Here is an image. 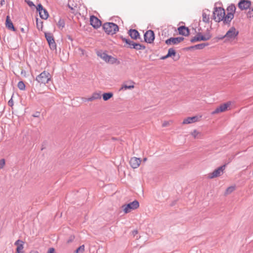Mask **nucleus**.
Returning <instances> with one entry per match:
<instances>
[{
  "mask_svg": "<svg viewBox=\"0 0 253 253\" xmlns=\"http://www.w3.org/2000/svg\"><path fill=\"white\" fill-rule=\"evenodd\" d=\"M103 28L105 33L108 35H113L119 31L118 26L112 22H107L104 24Z\"/></svg>",
  "mask_w": 253,
  "mask_h": 253,
  "instance_id": "1",
  "label": "nucleus"
},
{
  "mask_svg": "<svg viewBox=\"0 0 253 253\" xmlns=\"http://www.w3.org/2000/svg\"><path fill=\"white\" fill-rule=\"evenodd\" d=\"M239 32L234 27H232L229 29L224 36L219 38V39L221 40L225 39V41H232L236 38Z\"/></svg>",
  "mask_w": 253,
  "mask_h": 253,
  "instance_id": "2",
  "label": "nucleus"
},
{
  "mask_svg": "<svg viewBox=\"0 0 253 253\" xmlns=\"http://www.w3.org/2000/svg\"><path fill=\"white\" fill-rule=\"evenodd\" d=\"M224 9L221 7H215L213 12V18L216 22L222 21L225 16Z\"/></svg>",
  "mask_w": 253,
  "mask_h": 253,
  "instance_id": "3",
  "label": "nucleus"
},
{
  "mask_svg": "<svg viewBox=\"0 0 253 253\" xmlns=\"http://www.w3.org/2000/svg\"><path fill=\"white\" fill-rule=\"evenodd\" d=\"M50 74L48 72L44 71L36 77V81L41 84H45L50 81Z\"/></svg>",
  "mask_w": 253,
  "mask_h": 253,
  "instance_id": "4",
  "label": "nucleus"
},
{
  "mask_svg": "<svg viewBox=\"0 0 253 253\" xmlns=\"http://www.w3.org/2000/svg\"><path fill=\"white\" fill-rule=\"evenodd\" d=\"M97 55L105 62L110 63L111 64L115 63L117 61V59L116 58L107 55L105 52L101 50L97 51Z\"/></svg>",
  "mask_w": 253,
  "mask_h": 253,
  "instance_id": "5",
  "label": "nucleus"
},
{
  "mask_svg": "<svg viewBox=\"0 0 253 253\" xmlns=\"http://www.w3.org/2000/svg\"><path fill=\"white\" fill-rule=\"evenodd\" d=\"M139 206V202L135 200L128 204L123 205L122 206V208L124 211L126 213H127L130 212L132 210L137 209Z\"/></svg>",
  "mask_w": 253,
  "mask_h": 253,
  "instance_id": "6",
  "label": "nucleus"
},
{
  "mask_svg": "<svg viewBox=\"0 0 253 253\" xmlns=\"http://www.w3.org/2000/svg\"><path fill=\"white\" fill-rule=\"evenodd\" d=\"M225 169V165L221 166L215 169L212 172L209 173L208 177L210 179L217 177L223 173Z\"/></svg>",
  "mask_w": 253,
  "mask_h": 253,
  "instance_id": "7",
  "label": "nucleus"
},
{
  "mask_svg": "<svg viewBox=\"0 0 253 253\" xmlns=\"http://www.w3.org/2000/svg\"><path fill=\"white\" fill-rule=\"evenodd\" d=\"M231 102H227L225 103L221 104L220 106L216 108V109L211 112L212 115H214L216 114H218L220 112H223L227 110L228 108L230 107L231 105Z\"/></svg>",
  "mask_w": 253,
  "mask_h": 253,
  "instance_id": "8",
  "label": "nucleus"
},
{
  "mask_svg": "<svg viewBox=\"0 0 253 253\" xmlns=\"http://www.w3.org/2000/svg\"><path fill=\"white\" fill-rule=\"evenodd\" d=\"M145 41L149 43L153 42L155 39L154 32L152 30L147 31L144 35Z\"/></svg>",
  "mask_w": 253,
  "mask_h": 253,
  "instance_id": "9",
  "label": "nucleus"
},
{
  "mask_svg": "<svg viewBox=\"0 0 253 253\" xmlns=\"http://www.w3.org/2000/svg\"><path fill=\"white\" fill-rule=\"evenodd\" d=\"M184 40V38L181 37L176 38H170L167 39L165 42L168 45L177 44Z\"/></svg>",
  "mask_w": 253,
  "mask_h": 253,
  "instance_id": "10",
  "label": "nucleus"
},
{
  "mask_svg": "<svg viewBox=\"0 0 253 253\" xmlns=\"http://www.w3.org/2000/svg\"><path fill=\"white\" fill-rule=\"evenodd\" d=\"M201 118L202 116H195L192 117H188L183 120L182 124H190L191 123L197 122L201 120Z\"/></svg>",
  "mask_w": 253,
  "mask_h": 253,
  "instance_id": "11",
  "label": "nucleus"
},
{
  "mask_svg": "<svg viewBox=\"0 0 253 253\" xmlns=\"http://www.w3.org/2000/svg\"><path fill=\"white\" fill-rule=\"evenodd\" d=\"M251 2L249 0H240L238 3V6L239 8L243 10H246L251 7Z\"/></svg>",
  "mask_w": 253,
  "mask_h": 253,
  "instance_id": "12",
  "label": "nucleus"
},
{
  "mask_svg": "<svg viewBox=\"0 0 253 253\" xmlns=\"http://www.w3.org/2000/svg\"><path fill=\"white\" fill-rule=\"evenodd\" d=\"M90 23L95 28H98L101 25V21L94 16H90Z\"/></svg>",
  "mask_w": 253,
  "mask_h": 253,
  "instance_id": "13",
  "label": "nucleus"
},
{
  "mask_svg": "<svg viewBox=\"0 0 253 253\" xmlns=\"http://www.w3.org/2000/svg\"><path fill=\"white\" fill-rule=\"evenodd\" d=\"M140 162V159L136 157L131 158L129 161L130 165L133 169L137 168L139 166Z\"/></svg>",
  "mask_w": 253,
  "mask_h": 253,
  "instance_id": "14",
  "label": "nucleus"
},
{
  "mask_svg": "<svg viewBox=\"0 0 253 253\" xmlns=\"http://www.w3.org/2000/svg\"><path fill=\"white\" fill-rule=\"evenodd\" d=\"M14 244L17 246L16 253H23V250L24 248V242L21 240H18L15 242Z\"/></svg>",
  "mask_w": 253,
  "mask_h": 253,
  "instance_id": "15",
  "label": "nucleus"
},
{
  "mask_svg": "<svg viewBox=\"0 0 253 253\" xmlns=\"http://www.w3.org/2000/svg\"><path fill=\"white\" fill-rule=\"evenodd\" d=\"M5 26L6 27L10 30H12V31H15L16 29L15 27L13 26V24L11 21L10 20L9 16H7L6 18V21H5Z\"/></svg>",
  "mask_w": 253,
  "mask_h": 253,
  "instance_id": "16",
  "label": "nucleus"
},
{
  "mask_svg": "<svg viewBox=\"0 0 253 253\" xmlns=\"http://www.w3.org/2000/svg\"><path fill=\"white\" fill-rule=\"evenodd\" d=\"M178 31L180 35L187 36L189 34V31L187 27L184 26H180L178 28Z\"/></svg>",
  "mask_w": 253,
  "mask_h": 253,
  "instance_id": "17",
  "label": "nucleus"
},
{
  "mask_svg": "<svg viewBox=\"0 0 253 253\" xmlns=\"http://www.w3.org/2000/svg\"><path fill=\"white\" fill-rule=\"evenodd\" d=\"M129 36L133 39L136 40L140 38L138 32L135 29H130L128 31Z\"/></svg>",
  "mask_w": 253,
  "mask_h": 253,
  "instance_id": "18",
  "label": "nucleus"
},
{
  "mask_svg": "<svg viewBox=\"0 0 253 253\" xmlns=\"http://www.w3.org/2000/svg\"><path fill=\"white\" fill-rule=\"evenodd\" d=\"M210 11L208 9H205L203 11L202 19L205 23H208L210 20Z\"/></svg>",
  "mask_w": 253,
  "mask_h": 253,
  "instance_id": "19",
  "label": "nucleus"
},
{
  "mask_svg": "<svg viewBox=\"0 0 253 253\" xmlns=\"http://www.w3.org/2000/svg\"><path fill=\"white\" fill-rule=\"evenodd\" d=\"M234 15L232 12H228L226 15H225L223 19V22L226 24L229 23L233 18Z\"/></svg>",
  "mask_w": 253,
  "mask_h": 253,
  "instance_id": "20",
  "label": "nucleus"
},
{
  "mask_svg": "<svg viewBox=\"0 0 253 253\" xmlns=\"http://www.w3.org/2000/svg\"><path fill=\"white\" fill-rule=\"evenodd\" d=\"M191 134L195 139H202L203 136V134L196 129H195L192 131L191 132Z\"/></svg>",
  "mask_w": 253,
  "mask_h": 253,
  "instance_id": "21",
  "label": "nucleus"
},
{
  "mask_svg": "<svg viewBox=\"0 0 253 253\" xmlns=\"http://www.w3.org/2000/svg\"><path fill=\"white\" fill-rule=\"evenodd\" d=\"M101 98V94L100 93H94L91 96L86 99L88 101H92L94 100L98 99Z\"/></svg>",
  "mask_w": 253,
  "mask_h": 253,
  "instance_id": "22",
  "label": "nucleus"
},
{
  "mask_svg": "<svg viewBox=\"0 0 253 253\" xmlns=\"http://www.w3.org/2000/svg\"><path fill=\"white\" fill-rule=\"evenodd\" d=\"M40 16L43 19H46L48 17V13L45 9H43L39 12Z\"/></svg>",
  "mask_w": 253,
  "mask_h": 253,
  "instance_id": "23",
  "label": "nucleus"
},
{
  "mask_svg": "<svg viewBox=\"0 0 253 253\" xmlns=\"http://www.w3.org/2000/svg\"><path fill=\"white\" fill-rule=\"evenodd\" d=\"M130 48H134L136 50H143L145 48V46L140 43H135L133 44V46H130Z\"/></svg>",
  "mask_w": 253,
  "mask_h": 253,
  "instance_id": "24",
  "label": "nucleus"
},
{
  "mask_svg": "<svg viewBox=\"0 0 253 253\" xmlns=\"http://www.w3.org/2000/svg\"><path fill=\"white\" fill-rule=\"evenodd\" d=\"M208 45V43H202L198 44H196L194 46H192L190 47V48H195L197 49H202L205 47L206 46Z\"/></svg>",
  "mask_w": 253,
  "mask_h": 253,
  "instance_id": "25",
  "label": "nucleus"
},
{
  "mask_svg": "<svg viewBox=\"0 0 253 253\" xmlns=\"http://www.w3.org/2000/svg\"><path fill=\"white\" fill-rule=\"evenodd\" d=\"M44 35L46 40H47L48 42H53V41H54L52 34L50 33H45Z\"/></svg>",
  "mask_w": 253,
  "mask_h": 253,
  "instance_id": "26",
  "label": "nucleus"
},
{
  "mask_svg": "<svg viewBox=\"0 0 253 253\" xmlns=\"http://www.w3.org/2000/svg\"><path fill=\"white\" fill-rule=\"evenodd\" d=\"M113 93L111 92L104 93L103 94V99L105 101H107L113 96Z\"/></svg>",
  "mask_w": 253,
  "mask_h": 253,
  "instance_id": "27",
  "label": "nucleus"
},
{
  "mask_svg": "<svg viewBox=\"0 0 253 253\" xmlns=\"http://www.w3.org/2000/svg\"><path fill=\"white\" fill-rule=\"evenodd\" d=\"M132 84L130 85H126V84H124L122 85V87L120 88V90H126L127 89H132L134 88V85L133 83L132 82Z\"/></svg>",
  "mask_w": 253,
  "mask_h": 253,
  "instance_id": "28",
  "label": "nucleus"
},
{
  "mask_svg": "<svg viewBox=\"0 0 253 253\" xmlns=\"http://www.w3.org/2000/svg\"><path fill=\"white\" fill-rule=\"evenodd\" d=\"M175 54H176V52H175V51L174 50V49H173L172 48H170L168 50V52L167 54L166 57H171L172 56L175 55Z\"/></svg>",
  "mask_w": 253,
  "mask_h": 253,
  "instance_id": "29",
  "label": "nucleus"
},
{
  "mask_svg": "<svg viewBox=\"0 0 253 253\" xmlns=\"http://www.w3.org/2000/svg\"><path fill=\"white\" fill-rule=\"evenodd\" d=\"M235 189V186H230V187H229L228 188H227V189H226V190L225 191V194L226 195L230 194L232 192H233Z\"/></svg>",
  "mask_w": 253,
  "mask_h": 253,
  "instance_id": "30",
  "label": "nucleus"
},
{
  "mask_svg": "<svg viewBox=\"0 0 253 253\" xmlns=\"http://www.w3.org/2000/svg\"><path fill=\"white\" fill-rule=\"evenodd\" d=\"M199 41H200V33L198 34L196 36H195L190 40V42H195Z\"/></svg>",
  "mask_w": 253,
  "mask_h": 253,
  "instance_id": "31",
  "label": "nucleus"
},
{
  "mask_svg": "<svg viewBox=\"0 0 253 253\" xmlns=\"http://www.w3.org/2000/svg\"><path fill=\"white\" fill-rule=\"evenodd\" d=\"M17 86L20 90H24L25 89V85L22 81L19 82Z\"/></svg>",
  "mask_w": 253,
  "mask_h": 253,
  "instance_id": "32",
  "label": "nucleus"
},
{
  "mask_svg": "<svg viewBox=\"0 0 253 253\" xmlns=\"http://www.w3.org/2000/svg\"><path fill=\"white\" fill-rule=\"evenodd\" d=\"M84 251V246L82 245L80 246L75 251L76 253H83Z\"/></svg>",
  "mask_w": 253,
  "mask_h": 253,
  "instance_id": "33",
  "label": "nucleus"
},
{
  "mask_svg": "<svg viewBox=\"0 0 253 253\" xmlns=\"http://www.w3.org/2000/svg\"><path fill=\"white\" fill-rule=\"evenodd\" d=\"M48 44L49 45V47L51 50H55L56 48V45L55 42V41H53V42H48Z\"/></svg>",
  "mask_w": 253,
  "mask_h": 253,
  "instance_id": "34",
  "label": "nucleus"
},
{
  "mask_svg": "<svg viewBox=\"0 0 253 253\" xmlns=\"http://www.w3.org/2000/svg\"><path fill=\"white\" fill-rule=\"evenodd\" d=\"M227 10L228 11L232 12L233 13V12H235L236 10V7L234 5H231L228 7Z\"/></svg>",
  "mask_w": 253,
  "mask_h": 253,
  "instance_id": "35",
  "label": "nucleus"
},
{
  "mask_svg": "<svg viewBox=\"0 0 253 253\" xmlns=\"http://www.w3.org/2000/svg\"><path fill=\"white\" fill-rule=\"evenodd\" d=\"M68 6L70 8H71L72 10H73L75 9V7H77V4L74 5L73 4H71V0H69Z\"/></svg>",
  "mask_w": 253,
  "mask_h": 253,
  "instance_id": "36",
  "label": "nucleus"
},
{
  "mask_svg": "<svg viewBox=\"0 0 253 253\" xmlns=\"http://www.w3.org/2000/svg\"><path fill=\"white\" fill-rule=\"evenodd\" d=\"M5 162L4 159H2L0 160V169L3 168L4 166L5 165Z\"/></svg>",
  "mask_w": 253,
  "mask_h": 253,
  "instance_id": "37",
  "label": "nucleus"
},
{
  "mask_svg": "<svg viewBox=\"0 0 253 253\" xmlns=\"http://www.w3.org/2000/svg\"><path fill=\"white\" fill-rule=\"evenodd\" d=\"M204 37L206 38V41L210 40L211 36L209 32L207 33L204 35Z\"/></svg>",
  "mask_w": 253,
  "mask_h": 253,
  "instance_id": "38",
  "label": "nucleus"
},
{
  "mask_svg": "<svg viewBox=\"0 0 253 253\" xmlns=\"http://www.w3.org/2000/svg\"><path fill=\"white\" fill-rule=\"evenodd\" d=\"M43 8V6L41 4H39L37 7V10L40 12L41 10H42Z\"/></svg>",
  "mask_w": 253,
  "mask_h": 253,
  "instance_id": "39",
  "label": "nucleus"
},
{
  "mask_svg": "<svg viewBox=\"0 0 253 253\" xmlns=\"http://www.w3.org/2000/svg\"><path fill=\"white\" fill-rule=\"evenodd\" d=\"M59 27L63 28L64 27V23L63 21L60 20L58 24Z\"/></svg>",
  "mask_w": 253,
  "mask_h": 253,
  "instance_id": "40",
  "label": "nucleus"
},
{
  "mask_svg": "<svg viewBox=\"0 0 253 253\" xmlns=\"http://www.w3.org/2000/svg\"><path fill=\"white\" fill-rule=\"evenodd\" d=\"M75 239V237L74 236H70L69 239L67 240V243H70L72 242Z\"/></svg>",
  "mask_w": 253,
  "mask_h": 253,
  "instance_id": "41",
  "label": "nucleus"
},
{
  "mask_svg": "<svg viewBox=\"0 0 253 253\" xmlns=\"http://www.w3.org/2000/svg\"><path fill=\"white\" fill-rule=\"evenodd\" d=\"M8 104L9 106L11 107H12L13 105V101L12 100V98L8 101Z\"/></svg>",
  "mask_w": 253,
  "mask_h": 253,
  "instance_id": "42",
  "label": "nucleus"
},
{
  "mask_svg": "<svg viewBox=\"0 0 253 253\" xmlns=\"http://www.w3.org/2000/svg\"><path fill=\"white\" fill-rule=\"evenodd\" d=\"M40 115V113L39 112H36L35 113L32 115V116L34 117H39Z\"/></svg>",
  "mask_w": 253,
  "mask_h": 253,
  "instance_id": "43",
  "label": "nucleus"
},
{
  "mask_svg": "<svg viewBox=\"0 0 253 253\" xmlns=\"http://www.w3.org/2000/svg\"><path fill=\"white\" fill-rule=\"evenodd\" d=\"M200 41H206V38H205L204 37V35H202L200 33Z\"/></svg>",
  "mask_w": 253,
  "mask_h": 253,
  "instance_id": "44",
  "label": "nucleus"
},
{
  "mask_svg": "<svg viewBox=\"0 0 253 253\" xmlns=\"http://www.w3.org/2000/svg\"><path fill=\"white\" fill-rule=\"evenodd\" d=\"M54 249L53 248H50L49 249L47 253H55Z\"/></svg>",
  "mask_w": 253,
  "mask_h": 253,
  "instance_id": "45",
  "label": "nucleus"
},
{
  "mask_svg": "<svg viewBox=\"0 0 253 253\" xmlns=\"http://www.w3.org/2000/svg\"><path fill=\"white\" fill-rule=\"evenodd\" d=\"M122 40L124 42H125L126 44H127L128 43V42H129V39H127L125 38H122Z\"/></svg>",
  "mask_w": 253,
  "mask_h": 253,
  "instance_id": "46",
  "label": "nucleus"
},
{
  "mask_svg": "<svg viewBox=\"0 0 253 253\" xmlns=\"http://www.w3.org/2000/svg\"><path fill=\"white\" fill-rule=\"evenodd\" d=\"M133 44H135V42L129 40V42L127 43V44L129 45V47L130 48V46H133Z\"/></svg>",
  "mask_w": 253,
  "mask_h": 253,
  "instance_id": "47",
  "label": "nucleus"
},
{
  "mask_svg": "<svg viewBox=\"0 0 253 253\" xmlns=\"http://www.w3.org/2000/svg\"><path fill=\"white\" fill-rule=\"evenodd\" d=\"M168 124H169V122H165L163 124V126H164V127L166 126H167L168 125Z\"/></svg>",
  "mask_w": 253,
  "mask_h": 253,
  "instance_id": "48",
  "label": "nucleus"
},
{
  "mask_svg": "<svg viewBox=\"0 0 253 253\" xmlns=\"http://www.w3.org/2000/svg\"><path fill=\"white\" fill-rule=\"evenodd\" d=\"M5 3V0H1L0 1V5L2 6Z\"/></svg>",
  "mask_w": 253,
  "mask_h": 253,
  "instance_id": "49",
  "label": "nucleus"
},
{
  "mask_svg": "<svg viewBox=\"0 0 253 253\" xmlns=\"http://www.w3.org/2000/svg\"><path fill=\"white\" fill-rule=\"evenodd\" d=\"M132 234L134 236H135V235H136L137 234V230H134L133 232H132Z\"/></svg>",
  "mask_w": 253,
  "mask_h": 253,
  "instance_id": "50",
  "label": "nucleus"
},
{
  "mask_svg": "<svg viewBox=\"0 0 253 253\" xmlns=\"http://www.w3.org/2000/svg\"><path fill=\"white\" fill-rule=\"evenodd\" d=\"M28 4H29V5H30V6L34 5V4H33V2H32V1H29V2H28Z\"/></svg>",
  "mask_w": 253,
  "mask_h": 253,
  "instance_id": "51",
  "label": "nucleus"
},
{
  "mask_svg": "<svg viewBox=\"0 0 253 253\" xmlns=\"http://www.w3.org/2000/svg\"><path fill=\"white\" fill-rule=\"evenodd\" d=\"M20 30H21L22 32H23L24 33H26V31H25V29L23 28H21Z\"/></svg>",
  "mask_w": 253,
  "mask_h": 253,
  "instance_id": "52",
  "label": "nucleus"
},
{
  "mask_svg": "<svg viewBox=\"0 0 253 253\" xmlns=\"http://www.w3.org/2000/svg\"><path fill=\"white\" fill-rule=\"evenodd\" d=\"M167 57V55L166 56H165L162 57V59H165L168 58V57Z\"/></svg>",
  "mask_w": 253,
  "mask_h": 253,
  "instance_id": "53",
  "label": "nucleus"
},
{
  "mask_svg": "<svg viewBox=\"0 0 253 253\" xmlns=\"http://www.w3.org/2000/svg\"><path fill=\"white\" fill-rule=\"evenodd\" d=\"M146 161H147V158H145L143 159V161L144 162H145Z\"/></svg>",
  "mask_w": 253,
  "mask_h": 253,
  "instance_id": "54",
  "label": "nucleus"
},
{
  "mask_svg": "<svg viewBox=\"0 0 253 253\" xmlns=\"http://www.w3.org/2000/svg\"><path fill=\"white\" fill-rule=\"evenodd\" d=\"M31 253H39L37 252H31Z\"/></svg>",
  "mask_w": 253,
  "mask_h": 253,
  "instance_id": "55",
  "label": "nucleus"
}]
</instances>
